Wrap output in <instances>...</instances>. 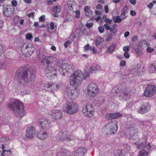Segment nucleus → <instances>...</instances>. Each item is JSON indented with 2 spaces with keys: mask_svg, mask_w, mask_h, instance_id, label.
<instances>
[{
  "mask_svg": "<svg viewBox=\"0 0 156 156\" xmlns=\"http://www.w3.org/2000/svg\"><path fill=\"white\" fill-rule=\"evenodd\" d=\"M76 15L75 17L76 18H79L80 15V12L79 11L76 10L75 12Z\"/></svg>",
  "mask_w": 156,
  "mask_h": 156,
  "instance_id": "3c124183",
  "label": "nucleus"
},
{
  "mask_svg": "<svg viewBox=\"0 0 156 156\" xmlns=\"http://www.w3.org/2000/svg\"><path fill=\"white\" fill-rule=\"evenodd\" d=\"M63 111L69 115L74 114L79 110V107L73 101H67L63 105Z\"/></svg>",
  "mask_w": 156,
  "mask_h": 156,
  "instance_id": "7ed1b4c3",
  "label": "nucleus"
},
{
  "mask_svg": "<svg viewBox=\"0 0 156 156\" xmlns=\"http://www.w3.org/2000/svg\"><path fill=\"white\" fill-rule=\"evenodd\" d=\"M66 150H64L63 151L57 154L58 156H67V154L66 153Z\"/></svg>",
  "mask_w": 156,
  "mask_h": 156,
  "instance_id": "ea45409f",
  "label": "nucleus"
},
{
  "mask_svg": "<svg viewBox=\"0 0 156 156\" xmlns=\"http://www.w3.org/2000/svg\"><path fill=\"white\" fill-rule=\"evenodd\" d=\"M12 5L14 7H16L17 4V2L16 0H13L11 2Z\"/></svg>",
  "mask_w": 156,
  "mask_h": 156,
  "instance_id": "09e8293b",
  "label": "nucleus"
},
{
  "mask_svg": "<svg viewBox=\"0 0 156 156\" xmlns=\"http://www.w3.org/2000/svg\"><path fill=\"white\" fill-rule=\"evenodd\" d=\"M110 30L114 34H115L117 31V30L115 28L114 25L110 27Z\"/></svg>",
  "mask_w": 156,
  "mask_h": 156,
  "instance_id": "a18cd8bd",
  "label": "nucleus"
},
{
  "mask_svg": "<svg viewBox=\"0 0 156 156\" xmlns=\"http://www.w3.org/2000/svg\"><path fill=\"white\" fill-rule=\"evenodd\" d=\"M104 27H105L106 30H110V27L107 24H105L104 25Z\"/></svg>",
  "mask_w": 156,
  "mask_h": 156,
  "instance_id": "4d7b16f0",
  "label": "nucleus"
},
{
  "mask_svg": "<svg viewBox=\"0 0 156 156\" xmlns=\"http://www.w3.org/2000/svg\"><path fill=\"white\" fill-rule=\"evenodd\" d=\"M147 124V122L146 121H141L140 122V125H142L144 126H145Z\"/></svg>",
  "mask_w": 156,
  "mask_h": 156,
  "instance_id": "69168bd1",
  "label": "nucleus"
},
{
  "mask_svg": "<svg viewBox=\"0 0 156 156\" xmlns=\"http://www.w3.org/2000/svg\"><path fill=\"white\" fill-rule=\"evenodd\" d=\"M112 35L111 33L108 34L105 39V41H109L112 39Z\"/></svg>",
  "mask_w": 156,
  "mask_h": 156,
  "instance_id": "79ce46f5",
  "label": "nucleus"
},
{
  "mask_svg": "<svg viewBox=\"0 0 156 156\" xmlns=\"http://www.w3.org/2000/svg\"><path fill=\"white\" fill-rule=\"evenodd\" d=\"M116 47V45L114 44H112L108 47L107 49V53H112Z\"/></svg>",
  "mask_w": 156,
  "mask_h": 156,
  "instance_id": "c85d7f7f",
  "label": "nucleus"
},
{
  "mask_svg": "<svg viewBox=\"0 0 156 156\" xmlns=\"http://www.w3.org/2000/svg\"><path fill=\"white\" fill-rule=\"evenodd\" d=\"M99 91V88L98 85L93 82H91L87 87V95L92 98L95 97Z\"/></svg>",
  "mask_w": 156,
  "mask_h": 156,
  "instance_id": "39448f33",
  "label": "nucleus"
},
{
  "mask_svg": "<svg viewBox=\"0 0 156 156\" xmlns=\"http://www.w3.org/2000/svg\"><path fill=\"white\" fill-rule=\"evenodd\" d=\"M124 56L126 58H128L129 57L130 55L128 53V52H125L124 54Z\"/></svg>",
  "mask_w": 156,
  "mask_h": 156,
  "instance_id": "13d9d810",
  "label": "nucleus"
},
{
  "mask_svg": "<svg viewBox=\"0 0 156 156\" xmlns=\"http://www.w3.org/2000/svg\"><path fill=\"white\" fill-rule=\"evenodd\" d=\"M72 68L71 65L68 63L64 64L59 69V70L63 76H65V74L69 72V70L71 69Z\"/></svg>",
  "mask_w": 156,
  "mask_h": 156,
  "instance_id": "4468645a",
  "label": "nucleus"
},
{
  "mask_svg": "<svg viewBox=\"0 0 156 156\" xmlns=\"http://www.w3.org/2000/svg\"><path fill=\"white\" fill-rule=\"evenodd\" d=\"M85 78L83 74L80 70H77L70 77V84L73 86L80 85L83 80H85Z\"/></svg>",
  "mask_w": 156,
  "mask_h": 156,
  "instance_id": "f03ea898",
  "label": "nucleus"
},
{
  "mask_svg": "<svg viewBox=\"0 0 156 156\" xmlns=\"http://www.w3.org/2000/svg\"><path fill=\"white\" fill-rule=\"evenodd\" d=\"M70 41H68L66 42H65L64 44V46L65 48H67L69 44L70 43Z\"/></svg>",
  "mask_w": 156,
  "mask_h": 156,
  "instance_id": "6e6d98bb",
  "label": "nucleus"
},
{
  "mask_svg": "<svg viewBox=\"0 0 156 156\" xmlns=\"http://www.w3.org/2000/svg\"><path fill=\"white\" fill-rule=\"evenodd\" d=\"M150 109V106L148 103L144 102L138 110V112L140 114H144L148 111Z\"/></svg>",
  "mask_w": 156,
  "mask_h": 156,
  "instance_id": "f8f14e48",
  "label": "nucleus"
},
{
  "mask_svg": "<svg viewBox=\"0 0 156 156\" xmlns=\"http://www.w3.org/2000/svg\"><path fill=\"white\" fill-rule=\"evenodd\" d=\"M104 41V39L100 36L96 37L95 39V44L97 46H99L101 43Z\"/></svg>",
  "mask_w": 156,
  "mask_h": 156,
  "instance_id": "bb28decb",
  "label": "nucleus"
},
{
  "mask_svg": "<svg viewBox=\"0 0 156 156\" xmlns=\"http://www.w3.org/2000/svg\"><path fill=\"white\" fill-rule=\"evenodd\" d=\"M113 20L115 23H120L121 22L122 19L119 16H114L113 17Z\"/></svg>",
  "mask_w": 156,
  "mask_h": 156,
  "instance_id": "72a5a7b5",
  "label": "nucleus"
},
{
  "mask_svg": "<svg viewBox=\"0 0 156 156\" xmlns=\"http://www.w3.org/2000/svg\"><path fill=\"white\" fill-rule=\"evenodd\" d=\"M46 3L48 5H51L53 4L52 1L51 0H47L46 1Z\"/></svg>",
  "mask_w": 156,
  "mask_h": 156,
  "instance_id": "338daca9",
  "label": "nucleus"
},
{
  "mask_svg": "<svg viewBox=\"0 0 156 156\" xmlns=\"http://www.w3.org/2000/svg\"><path fill=\"white\" fill-rule=\"evenodd\" d=\"M122 114L119 113H110L106 115V117L109 120L118 118L122 116Z\"/></svg>",
  "mask_w": 156,
  "mask_h": 156,
  "instance_id": "5701e85b",
  "label": "nucleus"
},
{
  "mask_svg": "<svg viewBox=\"0 0 156 156\" xmlns=\"http://www.w3.org/2000/svg\"><path fill=\"white\" fill-rule=\"evenodd\" d=\"M92 14V12L90 9L86 12V15L88 16H90V15Z\"/></svg>",
  "mask_w": 156,
  "mask_h": 156,
  "instance_id": "680f3d73",
  "label": "nucleus"
},
{
  "mask_svg": "<svg viewBox=\"0 0 156 156\" xmlns=\"http://www.w3.org/2000/svg\"><path fill=\"white\" fill-rule=\"evenodd\" d=\"M30 94V91L27 90H24L21 92V94L23 95H25L26 94Z\"/></svg>",
  "mask_w": 156,
  "mask_h": 156,
  "instance_id": "49530a36",
  "label": "nucleus"
},
{
  "mask_svg": "<svg viewBox=\"0 0 156 156\" xmlns=\"http://www.w3.org/2000/svg\"><path fill=\"white\" fill-rule=\"evenodd\" d=\"M28 72L30 73V77L29 80L30 81H33L35 77V69L34 67H31L27 70Z\"/></svg>",
  "mask_w": 156,
  "mask_h": 156,
  "instance_id": "b1692460",
  "label": "nucleus"
},
{
  "mask_svg": "<svg viewBox=\"0 0 156 156\" xmlns=\"http://www.w3.org/2000/svg\"><path fill=\"white\" fill-rule=\"evenodd\" d=\"M156 92V87L154 85H150L146 87L144 95L146 97H151Z\"/></svg>",
  "mask_w": 156,
  "mask_h": 156,
  "instance_id": "9d476101",
  "label": "nucleus"
},
{
  "mask_svg": "<svg viewBox=\"0 0 156 156\" xmlns=\"http://www.w3.org/2000/svg\"><path fill=\"white\" fill-rule=\"evenodd\" d=\"M33 36L31 34L28 33L26 34V38L28 40H30L32 38Z\"/></svg>",
  "mask_w": 156,
  "mask_h": 156,
  "instance_id": "c03bdc74",
  "label": "nucleus"
},
{
  "mask_svg": "<svg viewBox=\"0 0 156 156\" xmlns=\"http://www.w3.org/2000/svg\"><path fill=\"white\" fill-rule=\"evenodd\" d=\"M129 48L128 46H125L123 47V50L125 52H128L129 51Z\"/></svg>",
  "mask_w": 156,
  "mask_h": 156,
  "instance_id": "8fccbe9b",
  "label": "nucleus"
},
{
  "mask_svg": "<svg viewBox=\"0 0 156 156\" xmlns=\"http://www.w3.org/2000/svg\"><path fill=\"white\" fill-rule=\"evenodd\" d=\"M14 12V9L13 7H4L3 8V12L6 16L10 17L13 16Z\"/></svg>",
  "mask_w": 156,
  "mask_h": 156,
  "instance_id": "2eb2a0df",
  "label": "nucleus"
},
{
  "mask_svg": "<svg viewBox=\"0 0 156 156\" xmlns=\"http://www.w3.org/2000/svg\"><path fill=\"white\" fill-rule=\"evenodd\" d=\"M95 100L98 104H101L104 102L105 97L102 96H99L96 98Z\"/></svg>",
  "mask_w": 156,
  "mask_h": 156,
  "instance_id": "c756f323",
  "label": "nucleus"
},
{
  "mask_svg": "<svg viewBox=\"0 0 156 156\" xmlns=\"http://www.w3.org/2000/svg\"><path fill=\"white\" fill-rule=\"evenodd\" d=\"M48 88L51 87V90L53 93L55 91H56L60 87L59 84H56L55 83H50L47 84Z\"/></svg>",
  "mask_w": 156,
  "mask_h": 156,
  "instance_id": "aec40b11",
  "label": "nucleus"
},
{
  "mask_svg": "<svg viewBox=\"0 0 156 156\" xmlns=\"http://www.w3.org/2000/svg\"><path fill=\"white\" fill-rule=\"evenodd\" d=\"M60 139L61 140H64L68 142L74 140L73 136L71 135L68 134L66 131L64 132H60L59 133Z\"/></svg>",
  "mask_w": 156,
  "mask_h": 156,
  "instance_id": "9b49d317",
  "label": "nucleus"
},
{
  "mask_svg": "<svg viewBox=\"0 0 156 156\" xmlns=\"http://www.w3.org/2000/svg\"><path fill=\"white\" fill-rule=\"evenodd\" d=\"M45 16L44 15H42L39 19V20L41 21H43L45 20Z\"/></svg>",
  "mask_w": 156,
  "mask_h": 156,
  "instance_id": "052dcab7",
  "label": "nucleus"
},
{
  "mask_svg": "<svg viewBox=\"0 0 156 156\" xmlns=\"http://www.w3.org/2000/svg\"><path fill=\"white\" fill-rule=\"evenodd\" d=\"M64 61L63 60H59L56 62V65L58 66L59 68H60L62 66V65H63L65 63H64Z\"/></svg>",
  "mask_w": 156,
  "mask_h": 156,
  "instance_id": "f704fd0d",
  "label": "nucleus"
},
{
  "mask_svg": "<svg viewBox=\"0 0 156 156\" xmlns=\"http://www.w3.org/2000/svg\"><path fill=\"white\" fill-rule=\"evenodd\" d=\"M127 6H125L122 11L121 16H125V14L127 12Z\"/></svg>",
  "mask_w": 156,
  "mask_h": 156,
  "instance_id": "c9c22d12",
  "label": "nucleus"
},
{
  "mask_svg": "<svg viewBox=\"0 0 156 156\" xmlns=\"http://www.w3.org/2000/svg\"><path fill=\"white\" fill-rule=\"evenodd\" d=\"M87 151V149L85 147H79L74 152V155L75 156H83Z\"/></svg>",
  "mask_w": 156,
  "mask_h": 156,
  "instance_id": "a211bd4d",
  "label": "nucleus"
},
{
  "mask_svg": "<svg viewBox=\"0 0 156 156\" xmlns=\"http://www.w3.org/2000/svg\"><path fill=\"white\" fill-rule=\"evenodd\" d=\"M79 92L76 89H71L70 88L66 89L65 95L72 100H75L79 96Z\"/></svg>",
  "mask_w": 156,
  "mask_h": 156,
  "instance_id": "1a4fd4ad",
  "label": "nucleus"
},
{
  "mask_svg": "<svg viewBox=\"0 0 156 156\" xmlns=\"http://www.w3.org/2000/svg\"><path fill=\"white\" fill-rule=\"evenodd\" d=\"M123 153L121 151H118L117 154L116 155V156H123Z\"/></svg>",
  "mask_w": 156,
  "mask_h": 156,
  "instance_id": "bf43d9fd",
  "label": "nucleus"
},
{
  "mask_svg": "<svg viewBox=\"0 0 156 156\" xmlns=\"http://www.w3.org/2000/svg\"><path fill=\"white\" fill-rule=\"evenodd\" d=\"M37 135L38 138L41 140H44L48 136V134L47 132L42 130L38 132Z\"/></svg>",
  "mask_w": 156,
  "mask_h": 156,
  "instance_id": "412c9836",
  "label": "nucleus"
},
{
  "mask_svg": "<svg viewBox=\"0 0 156 156\" xmlns=\"http://www.w3.org/2000/svg\"><path fill=\"white\" fill-rule=\"evenodd\" d=\"M57 69L51 66H48L45 69L46 74L49 73L48 76H51L52 75L55 76L56 75Z\"/></svg>",
  "mask_w": 156,
  "mask_h": 156,
  "instance_id": "f3484780",
  "label": "nucleus"
},
{
  "mask_svg": "<svg viewBox=\"0 0 156 156\" xmlns=\"http://www.w3.org/2000/svg\"><path fill=\"white\" fill-rule=\"evenodd\" d=\"M21 51L25 56H30L34 52V48L30 43H26L23 44L21 48Z\"/></svg>",
  "mask_w": 156,
  "mask_h": 156,
  "instance_id": "423d86ee",
  "label": "nucleus"
},
{
  "mask_svg": "<svg viewBox=\"0 0 156 156\" xmlns=\"http://www.w3.org/2000/svg\"><path fill=\"white\" fill-rule=\"evenodd\" d=\"M126 64V61L124 60H122L120 62V65L121 66H124Z\"/></svg>",
  "mask_w": 156,
  "mask_h": 156,
  "instance_id": "774afa93",
  "label": "nucleus"
},
{
  "mask_svg": "<svg viewBox=\"0 0 156 156\" xmlns=\"http://www.w3.org/2000/svg\"><path fill=\"white\" fill-rule=\"evenodd\" d=\"M56 58L54 56H46L44 58L42 59L41 62L42 63L44 64L45 62L46 63L49 65L53 61H56Z\"/></svg>",
  "mask_w": 156,
  "mask_h": 156,
  "instance_id": "6ab92c4d",
  "label": "nucleus"
},
{
  "mask_svg": "<svg viewBox=\"0 0 156 156\" xmlns=\"http://www.w3.org/2000/svg\"><path fill=\"white\" fill-rule=\"evenodd\" d=\"M51 116L52 118L55 120L59 119L62 116V112L61 110H53L51 112Z\"/></svg>",
  "mask_w": 156,
  "mask_h": 156,
  "instance_id": "dca6fc26",
  "label": "nucleus"
},
{
  "mask_svg": "<svg viewBox=\"0 0 156 156\" xmlns=\"http://www.w3.org/2000/svg\"><path fill=\"white\" fill-rule=\"evenodd\" d=\"M104 27H103L102 26H99L98 27V29L99 30V31L101 33H103L104 31Z\"/></svg>",
  "mask_w": 156,
  "mask_h": 156,
  "instance_id": "de8ad7c7",
  "label": "nucleus"
},
{
  "mask_svg": "<svg viewBox=\"0 0 156 156\" xmlns=\"http://www.w3.org/2000/svg\"><path fill=\"white\" fill-rule=\"evenodd\" d=\"M106 16H104L102 18V19L103 18H105V22L106 23H107L108 25H110L111 23V22L112 21V20H110V19L106 18Z\"/></svg>",
  "mask_w": 156,
  "mask_h": 156,
  "instance_id": "a19ab883",
  "label": "nucleus"
},
{
  "mask_svg": "<svg viewBox=\"0 0 156 156\" xmlns=\"http://www.w3.org/2000/svg\"><path fill=\"white\" fill-rule=\"evenodd\" d=\"M84 48L86 51L90 50L92 51L94 53H96L97 52V50L94 47L90 46L88 44L84 47Z\"/></svg>",
  "mask_w": 156,
  "mask_h": 156,
  "instance_id": "a878e982",
  "label": "nucleus"
},
{
  "mask_svg": "<svg viewBox=\"0 0 156 156\" xmlns=\"http://www.w3.org/2000/svg\"><path fill=\"white\" fill-rule=\"evenodd\" d=\"M90 10V7L88 6H86L84 8V10L86 12Z\"/></svg>",
  "mask_w": 156,
  "mask_h": 156,
  "instance_id": "0e129e2a",
  "label": "nucleus"
},
{
  "mask_svg": "<svg viewBox=\"0 0 156 156\" xmlns=\"http://www.w3.org/2000/svg\"><path fill=\"white\" fill-rule=\"evenodd\" d=\"M104 9L105 12L107 13L108 12V5H106L104 6Z\"/></svg>",
  "mask_w": 156,
  "mask_h": 156,
  "instance_id": "e2e57ef3",
  "label": "nucleus"
},
{
  "mask_svg": "<svg viewBox=\"0 0 156 156\" xmlns=\"http://www.w3.org/2000/svg\"><path fill=\"white\" fill-rule=\"evenodd\" d=\"M98 68L95 66H93L90 68V72L91 73L96 72Z\"/></svg>",
  "mask_w": 156,
  "mask_h": 156,
  "instance_id": "4c0bfd02",
  "label": "nucleus"
},
{
  "mask_svg": "<svg viewBox=\"0 0 156 156\" xmlns=\"http://www.w3.org/2000/svg\"><path fill=\"white\" fill-rule=\"evenodd\" d=\"M150 72L151 73L156 72V61L153 63L151 66Z\"/></svg>",
  "mask_w": 156,
  "mask_h": 156,
  "instance_id": "473e14b6",
  "label": "nucleus"
},
{
  "mask_svg": "<svg viewBox=\"0 0 156 156\" xmlns=\"http://www.w3.org/2000/svg\"><path fill=\"white\" fill-rule=\"evenodd\" d=\"M148 152L147 151L143 149L139 152L138 154L139 156H147L148 154Z\"/></svg>",
  "mask_w": 156,
  "mask_h": 156,
  "instance_id": "7c9ffc66",
  "label": "nucleus"
},
{
  "mask_svg": "<svg viewBox=\"0 0 156 156\" xmlns=\"http://www.w3.org/2000/svg\"><path fill=\"white\" fill-rule=\"evenodd\" d=\"M93 25V24L92 23H87L86 24V26L87 28H90L92 27Z\"/></svg>",
  "mask_w": 156,
  "mask_h": 156,
  "instance_id": "603ef678",
  "label": "nucleus"
},
{
  "mask_svg": "<svg viewBox=\"0 0 156 156\" xmlns=\"http://www.w3.org/2000/svg\"><path fill=\"white\" fill-rule=\"evenodd\" d=\"M154 50V49L153 48H151L150 47H148L147 48V51L148 52L151 53Z\"/></svg>",
  "mask_w": 156,
  "mask_h": 156,
  "instance_id": "864d4df0",
  "label": "nucleus"
},
{
  "mask_svg": "<svg viewBox=\"0 0 156 156\" xmlns=\"http://www.w3.org/2000/svg\"><path fill=\"white\" fill-rule=\"evenodd\" d=\"M22 78L25 81L27 82H28L29 81H31L29 80L30 76H29L28 75V72L25 71L22 72Z\"/></svg>",
  "mask_w": 156,
  "mask_h": 156,
  "instance_id": "393cba45",
  "label": "nucleus"
},
{
  "mask_svg": "<svg viewBox=\"0 0 156 156\" xmlns=\"http://www.w3.org/2000/svg\"><path fill=\"white\" fill-rule=\"evenodd\" d=\"M128 130L129 131V136L130 138H132L134 136L136 133V131L134 127H132L130 128Z\"/></svg>",
  "mask_w": 156,
  "mask_h": 156,
  "instance_id": "cd10ccee",
  "label": "nucleus"
},
{
  "mask_svg": "<svg viewBox=\"0 0 156 156\" xmlns=\"http://www.w3.org/2000/svg\"><path fill=\"white\" fill-rule=\"evenodd\" d=\"M8 106L13 111L16 116L19 119H21L25 114L23 104L20 101L9 103Z\"/></svg>",
  "mask_w": 156,
  "mask_h": 156,
  "instance_id": "f257e3e1",
  "label": "nucleus"
},
{
  "mask_svg": "<svg viewBox=\"0 0 156 156\" xmlns=\"http://www.w3.org/2000/svg\"><path fill=\"white\" fill-rule=\"evenodd\" d=\"M20 20V17L18 16H15L14 18L13 21L14 23L15 24H17L19 20Z\"/></svg>",
  "mask_w": 156,
  "mask_h": 156,
  "instance_id": "37998d69",
  "label": "nucleus"
},
{
  "mask_svg": "<svg viewBox=\"0 0 156 156\" xmlns=\"http://www.w3.org/2000/svg\"><path fill=\"white\" fill-rule=\"evenodd\" d=\"M53 11L55 12L59 13L61 11V7L59 5L53 6L52 8Z\"/></svg>",
  "mask_w": 156,
  "mask_h": 156,
  "instance_id": "2f4dec72",
  "label": "nucleus"
},
{
  "mask_svg": "<svg viewBox=\"0 0 156 156\" xmlns=\"http://www.w3.org/2000/svg\"><path fill=\"white\" fill-rule=\"evenodd\" d=\"M36 131L35 129L33 126H30L26 130V136L30 139L33 138L36 135Z\"/></svg>",
  "mask_w": 156,
  "mask_h": 156,
  "instance_id": "ddd939ff",
  "label": "nucleus"
},
{
  "mask_svg": "<svg viewBox=\"0 0 156 156\" xmlns=\"http://www.w3.org/2000/svg\"><path fill=\"white\" fill-rule=\"evenodd\" d=\"M103 129L107 134L115 133L118 130L117 122L115 120L110 121L104 126Z\"/></svg>",
  "mask_w": 156,
  "mask_h": 156,
  "instance_id": "20e7f679",
  "label": "nucleus"
},
{
  "mask_svg": "<svg viewBox=\"0 0 156 156\" xmlns=\"http://www.w3.org/2000/svg\"><path fill=\"white\" fill-rule=\"evenodd\" d=\"M82 112L86 116L91 117L94 115V110L92 105L90 104H87L83 106Z\"/></svg>",
  "mask_w": 156,
  "mask_h": 156,
  "instance_id": "0eeeda50",
  "label": "nucleus"
},
{
  "mask_svg": "<svg viewBox=\"0 0 156 156\" xmlns=\"http://www.w3.org/2000/svg\"><path fill=\"white\" fill-rule=\"evenodd\" d=\"M50 28L52 30H53L55 28L54 24L53 22H51L50 23Z\"/></svg>",
  "mask_w": 156,
  "mask_h": 156,
  "instance_id": "5fc2aeb1",
  "label": "nucleus"
},
{
  "mask_svg": "<svg viewBox=\"0 0 156 156\" xmlns=\"http://www.w3.org/2000/svg\"><path fill=\"white\" fill-rule=\"evenodd\" d=\"M6 68V65L5 63L2 61H0V70L5 69Z\"/></svg>",
  "mask_w": 156,
  "mask_h": 156,
  "instance_id": "e433bc0d",
  "label": "nucleus"
},
{
  "mask_svg": "<svg viewBox=\"0 0 156 156\" xmlns=\"http://www.w3.org/2000/svg\"><path fill=\"white\" fill-rule=\"evenodd\" d=\"M130 96L129 91L126 90L123 91L122 95H119V97L121 99L126 100L129 98Z\"/></svg>",
  "mask_w": 156,
  "mask_h": 156,
  "instance_id": "4be33fe9",
  "label": "nucleus"
},
{
  "mask_svg": "<svg viewBox=\"0 0 156 156\" xmlns=\"http://www.w3.org/2000/svg\"><path fill=\"white\" fill-rule=\"evenodd\" d=\"M135 50L136 54L140 56L142 54V52L141 51L140 49L139 48H133Z\"/></svg>",
  "mask_w": 156,
  "mask_h": 156,
  "instance_id": "58836bf2",
  "label": "nucleus"
},
{
  "mask_svg": "<svg viewBox=\"0 0 156 156\" xmlns=\"http://www.w3.org/2000/svg\"><path fill=\"white\" fill-rule=\"evenodd\" d=\"M38 124L42 129L47 130L50 127V122L49 120L45 118H41L38 120Z\"/></svg>",
  "mask_w": 156,
  "mask_h": 156,
  "instance_id": "6e6552de",
  "label": "nucleus"
}]
</instances>
